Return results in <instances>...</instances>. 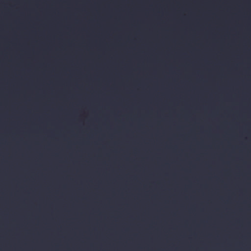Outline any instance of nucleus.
<instances>
[{
  "instance_id": "nucleus-3",
  "label": "nucleus",
  "mask_w": 251,
  "mask_h": 251,
  "mask_svg": "<svg viewBox=\"0 0 251 251\" xmlns=\"http://www.w3.org/2000/svg\"><path fill=\"white\" fill-rule=\"evenodd\" d=\"M114 145H116V144H117V143H116V142H114Z\"/></svg>"
},
{
  "instance_id": "nucleus-1",
  "label": "nucleus",
  "mask_w": 251,
  "mask_h": 251,
  "mask_svg": "<svg viewBox=\"0 0 251 251\" xmlns=\"http://www.w3.org/2000/svg\"><path fill=\"white\" fill-rule=\"evenodd\" d=\"M75 163V251H78V158Z\"/></svg>"
},
{
  "instance_id": "nucleus-2",
  "label": "nucleus",
  "mask_w": 251,
  "mask_h": 251,
  "mask_svg": "<svg viewBox=\"0 0 251 251\" xmlns=\"http://www.w3.org/2000/svg\"><path fill=\"white\" fill-rule=\"evenodd\" d=\"M88 158H79V173L80 172V164L82 162L84 159H87ZM126 159H129V158H126ZM80 174H79V176Z\"/></svg>"
}]
</instances>
